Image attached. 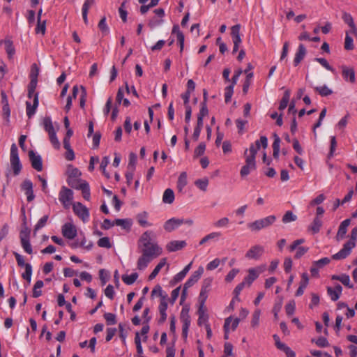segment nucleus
<instances>
[{
  "label": "nucleus",
  "instance_id": "obj_1",
  "mask_svg": "<svg viewBox=\"0 0 357 357\" xmlns=\"http://www.w3.org/2000/svg\"><path fill=\"white\" fill-rule=\"evenodd\" d=\"M153 237L154 233L148 230L144 232L139 239L138 247L142 255L137 260V268L139 271L145 270L152 260L162 253V247L156 241H153Z\"/></svg>",
  "mask_w": 357,
  "mask_h": 357
},
{
  "label": "nucleus",
  "instance_id": "obj_2",
  "mask_svg": "<svg viewBox=\"0 0 357 357\" xmlns=\"http://www.w3.org/2000/svg\"><path fill=\"white\" fill-rule=\"evenodd\" d=\"M204 271V269L203 266H200L197 271L192 273L190 277L185 282L181 296V301H184L185 300L188 289L198 282L201 276L203 275Z\"/></svg>",
  "mask_w": 357,
  "mask_h": 357
},
{
  "label": "nucleus",
  "instance_id": "obj_3",
  "mask_svg": "<svg viewBox=\"0 0 357 357\" xmlns=\"http://www.w3.org/2000/svg\"><path fill=\"white\" fill-rule=\"evenodd\" d=\"M275 220L276 217L271 215L249 223L248 227L252 231H258L273 225Z\"/></svg>",
  "mask_w": 357,
  "mask_h": 357
},
{
  "label": "nucleus",
  "instance_id": "obj_4",
  "mask_svg": "<svg viewBox=\"0 0 357 357\" xmlns=\"http://www.w3.org/2000/svg\"><path fill=\"white\" fill-rule=\"evenodd\" d=\"M10 162L13 173L15 176L18 175L22 170V164L18 155V149L15 144H13L10 147Z\"/></svg>",
  "mask_w": 357,
  "mask_h": 357
},
{
  "label": "nucleus",
  "instance_id": "obj_5",
  "mask_svg": "<svg viewBox=\"0 0 357 357\" xmlns=\"http://www.w3.org/2000/svg\"><path fill=\"white\" fill-rule=\"evenodd\" d=\"M73 211L74 213L82 221L83 223H87L90 220L89 209L81 202H77L73 204Z\"/></svg>",
  "mask_w": 357,
  "mask_h": 357
},
{
  "label": "nucleus",
  "instance_id": "obj_6",
  "mask_svg": "<svg viewBox=\"0 0 357 357\" xmlns=\"http://www.w3.org/2000/svg\"><path fill=\"white\" fill-rule=\"evenodd\" d=\"M266 268V264H261L255 268L248 269V274L245 277L243 282H245V285L250 286L252 282L258 278L259 275L262 273Z\"/></svg>",
  "mask_w": 357,
  "mask_h": 357
},
{
  "label": "nucleus",
  "instance_id": "obj_7",
  "mask_svg": "<svg viewBox=\"0 0 357 357\" xmlns=\"http://www.w3.org/2000/svg\"><path fill=\"white\" fill-rule=\"evenodd\" d=\"M59 199L65 208H69L73 204V192L66 187H62L59 195Z\"/></svg>",
  "mask_w": 357,
  "mask_h": 357
},
{
  "label": "nucleus",
  "instance_id": "obj_8",
  "mask_svg": "<svg viewBox=\"0 0 357 357\" xmlns=\"http://www.w3.org/2000/svg\"><path fill=\"white\" fill-rule=\"evenodd\" d=\"M355 245V241H347L344 244L343 248L338 252L332 256V259L334 260H341L347 258L351 254V250Z\"/></svg>",
  "mask_w": 357,
  "mask_h": 357
},
{
  "label": "nucleus",
  "instance_id": "obj_9",
  "mask_svg": "<svg viewBox=\"0 0 357 357\" xmlns=\"http://www.w3.org/2000/svg\"><path fill=\"white\" fill-rule=\"evenodd\" d=\"M68 184L73 188L80 190L82 193L84 199L89 201L91 199L90 187L88 182L86 181H80L77 183H74L71 180L69 181Z\"/></svg>",
  "mask_w": 357,
  "mask_h": 357
},
{
  "label": "nucleus",
  "instance_id": "obj_10",
  "mask_svg": "<svg viewBox=\"0 0 357 357\" xmlns=\"http://www.w3.org/2000/svg\"><path fill=\"white\" fill-rule=\"evenodd\" d=\"M264 253V248L260 245L252 246L245 253L248 259L259 260Z\"/></svg>",
  "mask_w": 357,
  "mask_h": 357
},
{
  "label": "nucleus",
  "instance_id": "obj_11",
  "mask_svg": "<svg viewBox=\"0 0 357 357\" xmlns=\"http://www.w3.org/2000/svg\"><path fill=\"white\" fill-rule=\"evenodd\" d=\"M181 320L182 322V335L185 339H186L191 323L188 310H185L184 308L182 310L181 313Z\"/></svg>",
  "mask_w": 357,
  "mask_h": 357
},
{
  "label": "nucleus",
  "instance_id": "obj_12",
  "mask_svg": "<svg viewBox=\"0 0 357 357\" xmlns=\"http://www.w3.org/2000/svg\"><path fill=\"white\" fill-rule=\"evenodd\" d=\"M63 236L70 240L74 239L77 236L76 227L70 222L65 223L61 229Z\"/></svg>",
  "mask_w": 357,
  "mask_h": 357
},
{
  "label": "nucleus",
  "instance_id": "obj_13",
  "mask_svg": "<svg viewBox=\"0 0 357 357\" xmlns=\"http://www.w3.org/2000/svg\"><path fill=\"white\" fill-rule=\"evenodd\" d=\"M29 157L31 163L32 167L38 172L43 169V161L41 156L31 150L29 151Z\"/></svg>",
  "mask_w": 357,
  "mask_h": 357
},
{
  "label": "nucleus",
  "instance_id": "obj_14",
  "mask_svg": "<svg viewBox=\"0 0 357 357\" xmlns=\"http://www.w3.org/2000/svg\"><path fill=\"white\" fill-rule=\"evenodd\" d=\"M256 167V160H254L252 157L245 158V164L242 167L240 174L242 177H245L255 170Z\"/></svg>",
  "mask_w": 357,
  "mask_h": 357
},
{
  "label": "nucleus",
  "instance_id": "obj_15",
  "mask_svg": "<svg viewBox=\"0 0 357 357\" xmlns=\"http://www.w3.org/2000/svg\"><path fill=\"white\" fill-rule=\"evenodd\" d=\"M21 188L24 192L28 202H31L34 199L35 195L33 190V183L29 179L24 180L21 184Z\"/></svg>",
  "mask_w": 357,
  "mask_h": 357
},
{
  "label": "nucleus",
  "instance_id": "obj_16",
  "mask_svg": "<svg viewBox=\"0 0 357 357\" xmlns=\"http://www.w3.org/2000/svg\"><path fill=\"white\" fill-rule=\"evenodd\" d=\"M20 241L21 245L27 254H31L33 252L32 246L29 239V232L27 231H22L20 233Z\"/></svg>",
  "mask_w": 357,
  "mask_h": 357
},
{
  "label": "nucleus",
  "instance_id": "obj_17",
  "mask_svg": "<svg viewBox=\"0 0 357 357\" xmlns=\"http://www.w3.org/2000/svg\"><path fill=\"white\" fill-rule=\"evenodd\" d=\"M184 222L183 219L175 218H172L167 220L164 224V229L168 231L171 232L174 229H177Z\"/></svg>",
  "mask_w": 357,
  "mask_h": 357
},
{
  "label": "nucleus",
  "instance_id": "obj_18",
  "mask_svg": "<svg viewBox=\"0 0 357 357\" xmlns=\"http://www.w3.org/2000/svg\"><path fill=\"white\" fill-rule=\"evenodd\" d=\"M39 101H38V95L35 94L34 98L33 100V104L26 101V112L27 116L30 119L31 118L36 112V109L38 107Z\"/></svg>",
  "mask_w": 357,
  "mask_h": 357
},
{
  "label": "nucleus",
  "instance_id": "obj_19",
  "mask_svg": "<svg viewBox=\"0 0 357 357\" xmlns=\"http://www.w3.org/2000/svg\"><path fill=\"white\" fill-rule=\"evenodd\" d=\"M307 50L305 45L303 44H300L295 53V56L293 61L294 66H297L301 62V61L305 56Z\"/></svg>",
  "mask_w": 357,
  "mask_h": 357
},
{
  "label": "nucleus",
  "instance_id": "obj_20",
  "mask_svg": "<svg viewBox=\"0 0 357 357\" xmlns=\"http://www.w3.org/2000/svg\"><path fill=\"white\" fill-rule=\"evenodd\" d=\"M342 292V287L340 284L335 285L334 287H327V293L333 301H337Z\"/></svg>",
  "mask_w": 357,
  "mask_h": 357
},
{
  "label": "nucleus",
  "instance_id": "obj_21",
  "mask_svg": "<svg viewBox=\"0 0 357 357\" xmlns=\"http://www.w3.org/2000/svg\"><path fill=\"white\" fill-rule=\"evenodd\" d=\"M342 77L347 82L354 83L356 81L355 71L352 68L347 67L346 66H342Z\"/></svg>",
  "mask_w": 357,
  "mask_h": 357
},
{
  "label": "nucleus",
  "instance_id": "obj_22",
  "mask_svg": "<svg viewBox=\"0 0 357 357\" xmlns=\"http://www.w3.org/2000/svg\"><path fill=\"white\" fill-rule=\"evenodd\" d=\"M350 222V219H346L341 222L336 235V238L337 241H340L345 237V235L347 232V228L349 226Z\"/></svg>",
  "mask_w": 357,
  "mask_h": 357
},
{
  "label": "nucleus",
  "instance_id": "obj_23",
  "mask_svg": "<svg viewBox=\"0 0 357 357\" xmlns=\"http://www.w3.org/2000/svg\"><path fill=\"white\" fill-rule=\"evenodd\" d=\"M186 245L185 241H172L166 245V248L169 252H175L181 250Z\"/></svg>",
  "mask_w": 357,
  "mask_h": 357
},
{
  "label": "nucleus",
  "instance_id": "obj_24",
  "mask_svg": "<svg viewBox=\"0 0 357 357\" xmlns=\"http://www.w3.org/2000/svg\"><path fill=\"white\" fill-rule=\"evenodd\" d=\"M221 236V233L220 231H213L209 233L208 234L204 236L200 241L199 242V245H204L206 243L214 241H217Z\"/></svg>",
  "mask_w": 357,
  "mask_h": 357
},
{
  "label": "nucleus",
  "instance_id": "obj_25",
  "mask_svg": "<svg viewBox=\"0 0 357 357\" xmlns=\"http://www.w3.org/2000/svg\"><path fill=\"white\" fill-rule=\"evenodd\" d=\"M192 264V262L191 261L188 265H186L181 271H180L179 273H178L177 274H176L174 276V278L172 279V282L174 284L181 282V280H183L184 279V278L186 276V275L190 270Z\"/></svg>",
  "mask_w": 357,
  "mask_h": 357
},
{
  "label": "nucleus",
  "instance_id": "obj_26",
  "mask_svg": "<svg viewBox=\"0 0 357 357\" xmlns=\"http://www.w3.org/2000/svg\"><path fill=\"white\" fill-rule=\"evenodd\" d=\"M95 4V0H85L82 8V18L86 24H88V12L89 8Z\"/></svg>",
  "mask_w": 357,
  "mask_h": 357
},
{
  "label": "nucleus",
  "instance_id": "obj_27",
  "mask_svg": "<svg viewBox=\"0 0 357 357\" xmlns=\"http://www.w3.org/2000/svg\"><path fill=\"white\" fill-rule=\"evenodd\" d=\"M168 304L167 300L163 298L161 299L158 309L160 314V318L159 319L160 323H163L167 319V310Z\"/></svg>",
  "mask_w": 357,
  "mask_h": 357
},
{
  "label": "nucleus",
  "instance_id": "obj_28",
  "mask_svg": "<svg viewBox=\"0 0 357 357\" xmlns=\"http://www.w3.org/2000/svg\"><path fill=\"white\" fill-rule=\"evenodd\" d=\"M68 181L71 180L74 183H77V182L81 180L77 179L81 176V172L76 167H69L68 170Z\"/></svg>",
  "mask_w": 357,
  "mask_h": 357
},
{
  "label": "nucleus",
  "instance_id": "obj_29",
  "mask_svg": "<svg viewBox=\"0 0 357 357\" xmlns=\"http://www.w3.org/2000/svg\"><path fill=\"white\" fill-rule=\"evenodd\" d=\"M174 192L171 188L166 189L162 195V202L165 204H171L174 201Z\"/></svg>",
  "mask_w": 357,
  "mask_h": 357
},
{
  "label": "nucleus",
  "instance_id": "obj_30",
  "mask_svg": "<svg viewBox=\"0 0 357 357\" xmlns=\"http://www.w3.org/2000/svg\"><path fill=\"white\" fill-rule=\"evenodd\" d=\"M42 125L45 130L48 133L56 132L53 123L50 116H45L42 122Z\"/></svg>",
  "mask_w": 357,
  "mask_h": 357
},
{
  "label": "nucleus",
  "instance_id": "obj_31",
  "mask_svg": "<svg viewBox=\"0 0 357 357\" xmlns=\"http://www.w3.org/2000/svg\"><path fill=\"white\" fill-rule=\"evenodd\" d=\"M167 264V259L162 258L160 259V262L157 264V266L155 267V268L153 270L151 273L149 275V280H153L158 273L160 271V270Z\"/></svg>",
  "mask_w": 357,
  "mask_h": 357
},
{
  "label": "nucleus",
  "instance_id": "obj_32",
  "mask_svg": "<svg viewBox=\"0 0 357 357\" xmlns=\"http://www.w3.org/2000/svg\"><path fill=\"white\" fill-rule=\"evenodd\" d=\"M37 77H38V73H36L34 77H32V79H31V82L29 84L28 97L29 98H34V95L37 94L36 93H35L36 86H37Z\"/></svg>",
  "mask_w": 357,
  "mask_h": 357
},
{
  "label": "nucleus",
  "instance_id": "obj_33",
  "mask_svg": "<svg viewBox=\"0 0 357 357\" xmlns=\"http://www.w3.org/2000/svg\"><path fill=\"white\" fill-rule=\"evenodd\" d=\"M188 183L187 174L186 172H182L178 178L177 181V189L178 192H182L184 188L186 186Z\"/></svg>",
  "mask_w": 357,
  "mask_h": 357
},
{
  "label": "nucleus",
  "instance_id": "obj_34",
  "mask_svg": "<svg viewBox=\"0 0 357 357\" xmlns=\"http://www.w3.org/2000/svg\"><path fill=\"white\" fill-rule=\"evenodd\" d=\"M5 45V50L8 54V59H12L15 53V50L13 42L10 40H5L1 42Z\"/></svg>",
  "mask_w": 357,
  "mask_h": 357
},
{
  "label": "nucleus",
  "instance_id": "obj_35",
  "mask_svg": "<svg viewBox=\"0 0 357 357\" xmlns=\"http://www.w3.org/2000/svg\"><path fill=\"white\" fill-rule=\"evenodd\" d=\"M322 226V222L319 217L314 218L312 223L309 226L308 229L312 232V234H317L320 231Z\"/></svg>",
  "mask_w": 357,
  "mask_h": 357
},
{
  "label": "nucleus",
  "instance_id": "obj_36",
  "mask_svg": "<svg viewBox=\"0 0 357 357\" xmlns=\"http://www.w3.org/2000/svg\"><path fill=\"white\" fill-rule=\"evenodd\" d=\"M332 279L339 280L344 285L348 287L349 288H353V284H351L350 278L348 275L342 274L340 275H333Z\"/></svg>",
  "mask_w": 357,
  "mask_h": 357
},
{
  "label": "nucleus",
  "instance_id": "obj_37",
  "mask_svg": "<svg viewBox=\"0 0 357 357\" xmlns=\"http://www.w3.org/2000/svg\"><path fill=\"white\" fill-rule=\"evenodd\" d=\"M240 29H241L240 24H236L231 27V38H232V41L242 42L241 35H240Z\"/></svg>",
  "mask_w": 357,
  "mask_h": 357
},
{
  "label": "nucleus",
  "instance_id": "obj_38",
  "mask_svg": "<svg viewBox=\"0 0 357 357\" xmlns=\"http://www.w3.org/2000/svg\"><path fill=\"white\" fill-rule=\"evenodd\" d=\"M138 276L137 273H132L130 275H123L122 280L125 284L131 285L137 280Z\"/></svg>",
  "mask_w": 357,
  "mask_h": 357
},
{
  "label": "nucleus",
  "instance_id": "obj_39",
  "mask_svg": "<svg viewBox=\"0 0 357 357\" xmlns=\"http://www.w3.org/2000/svg\"><path fill=\"white\" fill-rule=\"evenodd\" d=\"M290 91L286 90L284 93L283 97L282 100H280V105H279V109L280 110H284L287 107L290 98Z\"/></svg>",
  "mask_w": 357,
  "mask_h": 357
},
{
  "label": "nucleus",
  "instance_id": "obj_40",
  "mask_svg": "<svg viewBox=\"0 0 357 357\" xmlns=\"http://www.w3.org/2000/svg\"><path fill=\"white\" fill-rule=\"evenodd\" d=\"M148 213L146 212H143L137 215V220L139 224L142 227H151L152 224L147 221Z\"/></svg>",
  "mask_w": 357,
  "mask_h": 357
},
{
  "label": "nucleus",
  "instance_id": "obj_41",
  "mask_svg": "<svg viewBox=\"0 0 357 357\" xmlns=\"http://www.w3.org/2000/svg\"><path fill=\"white\" fill-rule=\"evenodd\" d=\"M229 219L227 217H223L213 222V226L215 228H226L229 225Z\"/></svg>",
  "mask_w": 357,
  "mask_h": 357
},
{
  "label": "nucleus",
  "instance_id": "obj_42",
  "mask_svg": "<svg viewBox=\"0 0 357 357\" xmlns=\"http://www.w3.org/2000/svg\"><path fill=\"white\" fill-rule=\"evenodd\" d=\"M297 220V216L292 211H287L282 217V222L287 224L291 222H294Z\"/></svg>",
  "mask_w": 357,
  "mask_h": 357
},
{
  "label": "nucleus",
  "instance_id": "obj_43",
  "mask_svg": "<svg viewBox=\"0 0 357 357\" xmlns=\"http://www.w3.org/2000/svg\"><path fill=\"white\" fill-rule=\"evenodd\" d=\"M314 90L318 92L321 96H328L333 93V91L328 87L326 84L320 86H316Z\"/></svg>",
  "mask_w": 357,
  "mask_h": 357
},
{
  "label": "nucleus",
  "instance_id": "obj_44",
  "mask_svg": "<svg viewBox=\"0 0 357 357\" xmlns=\"http://www.w3.org/2000/svg\"><path fill=\"white\" fill-rule=\"evenodd\" d=\"M44 283L42 280H38L34 286L33 289V296L34 298H38L42 294L41 288L43 287Z\"/></svg>",
  "mask_w": 357,
  "mask_h": 357
},
{
  "label": "nucleus",
  "instance_id": "obj_45",
  "mask_svg": "<svg viewBox=\"0 0 357 357\" xmlns=\"http://www.w3.org/2000/svg\"><path fill=\"white\" fill-rule=\"evenodd\" d=\"M257 151V148L255 147L254 144H252L249 149H246L245 151L244 155L245 156V158H250V157H252L253 160H255Z\"/></svg>",
  "mask_w": 357,
  "mask_h": 357
},
{
  "label": "nucleus",
  "instance_id": "obj_46",
  "mask_svg": "<svg viewBox=\"0 0 357 357\" xmlns=\"http://www.w3.org/2000/svg\"><path fill=\"white\" fill-rule=\"evenodd\" d=\"M24 272L22 274V277L26 280L29 283L31 281L32 276V266L30 264H26L25 266Z\"/></svg>",
  "mask_w": 357,
  "mask_h": 357
},
{
  "label": "nucleus",
  "instance_id": "obj_47",
  "mask_svg": "<svg viewBox=\"0 0 357 357\" xmlns=\"http://www.w3.org/2000/svg\"><path fill=\"white\" fill-rule=\"evenodd\" d=\"M195 184L199 189L205 192L206 191L208 185V179L206 178L197 179L195 181Z\"/></svg>",
  "mask_w": 357,
  "mask_h": 357
},
{
  "label": "nucleus",
  "instance_id": "obj_48",
  "mask_svg": "<svg viewBox=\"0 0 357 357\" xmlns=\"http://www.w3.org/2000/svg\"><path fill=\"white\" fill-rule=\"evenodd\" d=\"M79 246L86 251H90L93 248V243L91 241H88L85 236H83L79 242Z\"/></svg>",
  "mask_w": 357,
  "mask_h": 357
},
{
  "label": "nucleus",
  "instance_id": "obj_49",
  "mask_svg": "<svg viewBox=\"0 0 357 357\" xmlns=\"http://www.w3.org/2000/svg\"><path fill=\"white\" fill-rule=\"evenodd\" d=\"M261 316V310L259 309H256L253 314L251 320V326L253 328L257 327L259 324V319Z\"/></svg>",
  "mask_w": 357,
  "mask_h": 357
},
{
  "label": "nucleus",
  "instance_id": "obj_50",
  "mask_svg": "<svg viewBox=\"0 0 357 357\" xmlns=\"http://www.w3.org/2000/svg\"><path fill=\"white\" fill-rule=\"evenodd\" d=\"M48 135H49L50 141L52 145L53 146V147L56 150L59 149L61 144H60V142L56 136V131L50 133Z\"/></svg>",
  "mask_w": 357,
  "mask_h": 357
},
{
  "label": "nucleus",
  "instance_id": "obj_51",
  "mask_svg": "<svg viewBox=\"0 0 357 357\" xmlns=\"http://www.w3.org/2000/svg\"><path fill=\"white\" fill-rule=\"evenodd\" d=\"M97 244L100 248H112V243L110 242V240L108 237H102L100 238Z\"/></svg>",
  "mask_w": 357,
  "mask_h": 357
},
{
  "label": "nucleus",
  "instance_id": "obj_52",
  "mask_svg": "<svg viewBox=\"0 0 357 357\" xmlns=\"http://www.w3.org/2000/svg\"><path fill=\"white\" fill-rule=\"evenodd\" d=\"M109 163V158L108 156H105L102 159V161H101V163H100V169L102 171L103 174L107 178H109V174L106 171V167H107V166L108 165Z\"/></svg>",
  "mask_w": 357,
  "mask_h": 357
},
{
  "label": "nucleus",
  "instance_id": "obj_53",
  "mask_svg": "<svg viewBox=\"0 0 357 357\" xmlns=\"http://www.w3.org/2000/svg\"><path fill=\"white\" fill-rule=\"evenodd\" d=\"M282 298H280L278 301L275 302L273 307V312L274 314L275 319L276 320L278 319V313L282 309Z\"/></svg>",
  "mask_w": 357,
  "mask_h": 357
},
{
  "label": "nucleus",
  "instance_id": "obj_54",
  "mask_svg": "<svg viewBox=\"0 0 357 357\" xmlns=\"http://www.w3.org/2000/svg\"><path fill=\"white\" fill-rule=\"evenodd\" d=\"M234 84H231L227 86L225 89V100L227 103L231 100L232 95L234 93Z\"/></svg>",
  "mask_w": 357,
  "mask_h": 357
},
{
  "label": "nucleus",
  "instance_id": "obj_55",
  "mask_svg": "<svg viewBox=\"0 0 357 357\" xmlns=\"http://www.w3.org/2000/svg\"><path fill=\"white\" fill-rule=\"evenodd\" d=\"M344 48L347 50H352L354 49V40L353 38L349 35L348 31L346 32Z\"/></svg>",
  "mask_w": 357,
  "mask_h": 357
},
{
  "label": "nucleus",
  "instance_id": "obj_56",
  "mask_svg": "<svg viewBox=\"0 0 357 357\" xmlns=\"http://www.w3.org/2000/svg\"><path fill=\"white\" fill-rule=\"evenodd\" d=\"M296 310V303L294 301H290L285 306V311L287 315L294 314Z\"/></svg>",
  "mask_w": 357,
  "mask_h": 357
},
{
  "label": "nucleus",
  "instance_id": "obj_57",
  "mask_svg": "<svg viewBox=\"0 0 357 357\" xmlns=\"http://www.w3.org/2000/svg\"><path fill=\"white\" fill-rule=\"evenodd\" d=\"M46 31V21H38L37 26L36 27V32L38 34H42L44 35Z\"/></svg>",
  "mask_w": 357,
  "mask_h": 357
},
{
  "label": "nucleus",
  "instance_id": "obj_58",
  "mask_svg": "<svg viewBox=\"0 0 357 357\" xmlns=\"http://www.w3.org/2000/svg\"><path fill=\"white\" fill-rule=\"evenodd\" d=\"M316 61L319 63L324 68H325L326 70L334 73L335 70L334 68L328 63L327 60L324 58H315L314 59Z\"/></svg>",
  "mask_w": 357,
  "mask_h": 357
},
{
  "label": "nucleus",
  "instance_id": "obj_59",
  "mask_svg": "<svg viewBox=\"0 0 357 357\" xmlns=\"http://www.w3.org/2000/svg\"><path fill=\"white\" fill-rule=\"evenodd\" d=\"M289 43L288 41L284 42L282 46V52L280 58V60L281 61L284 60H286V61H287V58L289 53Z\"/></svg>",
  "mask_w": 357,
  "mask_h": 357
},
{
  "label": "nucleus",
  "instance_id": "obj_60",
  "mask_svg": "<svg viewBox=\"0 0 357 357\" xmlns=\"http://www.w3.org/2000/svg\"><path fill=\"white\" fill-rule=\"evenodd\" d=\"M254 145L257 148L258 151L260 149L261 146L266 149L268 146L267 137L266 136H261L260 139L256 141Z\"/></svg>",
  "mask_w": 357,
  "mask_h": 357
},
{
  "label": "nucleus",
  "instance_id": "obj_61",
  "mask_svg": "<svg viewBox=\"0 0 357 357\" xmlns=\"http://www.w3.org/2000/svg\"><path fill=\"white\" fill-rule=\"evenodd\" d=\"M126 1L122 2L121 6L119 8V13L120 15V17L121 18L122 21L126 22L127 21V15L128 13L126 10Z\"/></svg>",
  "mask_w": 357,
  "mask_h": 357
},
{
  "label": "nucleus",
  "instance_id": "obj_62",
  "mask_svg": "<svg viewBox=\"0 0 357 357\" xmlns=\"http://www.w3.org/2000/svg\"><path fill=\"white\" fill-rule=\"evenodd\" d=\"M220 259L218 258H215L207 264L206 270L210 271H213L220 266Z\"/></svg>",
  "mask_w": 357,
  "mask_h": 357
},
{
  "label": "nucleus",
  "instance_id": "obj_63",
  "mask_svg": "<svg viewBox=\"0 0 357 357\" xmlns=\"http://www.w3.org/2000/svg\"><path fill=\"white\" fill-rule=\"evenodd\" d=\"M104 318L108 325H113L116 323V315L113 313L107 312L104 314Z\"/></svg>",
  "mask_w": 357,
  "mask_h": 357
},
{
  "label": "nucleus",
  "instance_id": "obj_64",
  "mask_svg": "<svg viewBox=\"0 0 357 357\" xmlns=\"http://www.w3.org/2000/svg\"><path fill=\"white\" fill-rule=\"evenodd\" d=\"M48 215H44L39 219L36 225H35L34 231H36L43 227H44L47 222Z\"/></svg>",
  "mask_w": 357,
  "mask_h": 357
}]
</instances>
